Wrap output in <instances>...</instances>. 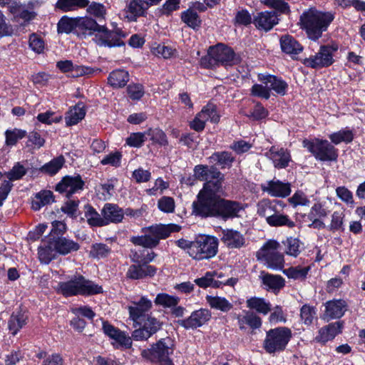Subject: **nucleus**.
Returning a JSON list of instances; mask_svg holds the SVG:
<instances>
[{
  "mask_svg": "<svg viewBox=\"0 0 365 365\" xmlns=\"http://www.w3.org/2000/svg\"><path fill=\"white\" fill-rule=\"evenodd\" d=\"M222 192H214L201 202H193V212L202 217H221L223 219L239 217L243 210L241 203L223 200Z\"/></svg>",
  "mask_w": 365,
  "mask_h": 365,
  "instance_id": "nucleus-1",
  "label": "nucleus"
},
{
  "mask_svg": "<svg viewBox=\"0 0 365 365\" xmlns=\"http://www.w3.org/2000/svg\"><path fill=\"white\" fill-rule=\"evenodd\" d=\"M77 31L81 32L83 36L94 35L95 42L101 46L115 47L124 45L122 39L125 37V34L110 31L90 17H77Z\"/></svg>",
  "mask_w": 365,
  "mask_h": 365,
  "instance_id": "nucleus-2",
  "label": "nucleus"
},
{
  "mask_svg": "<svg viewBox=\"0 0 365 365\" xmlns=\"http://www.w3.org/2000/svg\"><path fill=\"white\" fill-rule=\"evenodd\" d=\"M179 247L194 259L201 260L214 257L218 252V239L212 235H200L193 241L180 239L176 241Z\"/></svg>",
  "mask_w": 365,
  "mask_h": 365,
  "instance_id": "nucleus-3",
  "label": "nucleus"
},
{
  "mask_svg": "<svg viewBox=\"0 0 365 365\" xmlns=\"http://www.w3.org/2000/svg\"><path fill=\"white\" fill-rule=\"evenodd\" d=\"M334 19L331 12H324L315 8L304 11L300 16L302 27L308 37L314 41L319 39Z\"/></svg>",
  "mask_w": 365,
  "mask_h": 365,
  "instance_id": "nucleus-4",
  "label": "nucleus"
},
{
  "mask_svg": "<svg viewBox=\"0 0 365 365\" xmlns=\"http://www.w3.org/2000/svg\"><path fill=\"white\" fill-rule=\"evenodd\" d=\"M194 175L197 180L205 181L203 188L197 195L195 202H201L214 192H222L224 175L216 168L202 165H196Z\"/></svg>",
  "mask_w": 365,
  "mask_h": 365,
  "instance_id": "nucleus-5",
  "label": "nucleus"
},
{
  "mask_svg": "<svg viewBox=\"0 0 365 365\" xmlns=\"http://www.w3.org/2000/svg\"><path fill=\"white\" fill-rule=\"evenodd\" d=\"M180 228L176 224L152 225L143 228V235L133 237L130 241L135 245L151 249L155 247L160 240L168 237L172 232L180 231Z\"/></svg>",
  "mask_w": 365,
  "mask_h": 365,
  "instance_id": "nucleus-6",
  "label": "nucleus"
},
{
  "mask_svg": "<svg viewBox=\"0 0 365 365\" xmlns=\"http://www.w3.org/2000/svg\"><path fill=\"white\" fill-rule=\"evenodd\" d=\"M257 259L268 269L282 270L284 266L280 244L274 240H267L256 253Z\"/></svg>",
  "mask_w": 365,
  "mask_h": 365,
  "instance_id": "nucleus-7",
  "label": "nucleus"
},
{
  "mask_svg": "<svg viewBox=\"0 0 365 365\" xmlns=\"http://www.w3.org/2000/svg\"><path fill=\"white\" fill-rule=\"evenodd\" d=\"M58 292L66 297L78 294L89 295L102 292V287L82 276L58 284Z\"/></svg>",
  "mask_w": 365,
  "mask_h": 365,
  "instance_id": "nucleus-8",
  "label": "nucleus"
},
{
  "mask_svg": "<svg viewBox=\"0 0 365 365\" xmlns=\"http://www.w3.org/2000/svg\"><path fill=\"white\" fill-rule=\"evenodd\" d=\"M292 336V331L287 327L271 329L266 333L262 347L269 354L281 353L286 349Z\"/></svg>",
  "mask_w": 365,
  "mask_h": 365,
  "instance_id": "nucleus-9",
  "label": "nucleus"
},
{
  "mask_svg": "<svg viewBox=\"0 0 365 365\" xmlns=\"http://www.w3.org/2000/svg\"><path fill=\"white\" fill-rule=\"evenodd\" d=\"M174 343L170 337L160 339L150 349H143L142 356L151 362H159L160 365H173L170 355L173 353Z\"/></svg>",
  "mask_w": 365,
  "mask_h": 365,
  "instance_id": "nucleus-10",
  "label": "nucleus"
},
{
  "mask_svg": "<svg viewBox=\"0 0 365 365\" xmlns=\"http://www.w3.org/2000/svg\"><path fill=\"white\" fill-rule=\"evenodd\" d=\"M304 148H306L317 160L321 161H335L338 158V150L326 140L315 138L312 140H304Z\"/></svg>",
  "mask_w": 365,
  "mask_h": 365,
  "instance_id": "nucleus-11",
  "label": "nucleus"
},
{
  "mask_svg": "<svg viewBox=\"0 0 365 365\" xmlns=\"http://www.w3.org/2000/svg\"><path fill=\"white\" fill-rule=\"evenodd\" d=\"M220 115L215 105L208 103L205 106L194 119L190 121V126L197 132L202 131L205 123L210 121L212 123H217L220 121Z\"/></svg>",
  "mask_w": 365,
  "mask_h": 365,
  "instance_id": "nucleus-12",
  "label": "nucleus"
},
{
  "mask_svg": "<svg viewBox=\"0 0 365 365\" xmlns=\"http://www.w3.org/2000/svg\"><path fill=\"white\" fill-rule=\"evenodd\" d=\"M162 0H128L125 7V18L128 21H136L139 17L146 16L150 7Z\"/></svg>",
  "mask_w": 365,
  "mask_h": 365,
  "instance_id": "nucleus-13",
  "label": "nucleus"
},
{
  "mask_svg": "<svg viewBox=\"0 0 365 365\" xmlns=\"http://www.w3.org/2000/svg\"><path fill=\"white\" fill-rule=\"evenodd\" d=\"M337 48L334 46H322L315 55L306 58L304 64L313 68L328 67L334 63L333 53Z\"/></svg>",
  "mask_w": 365,
  "mask_h": 365,
  "instance_id": "nucleus-14",
  "label": "nucleus"
},
{
  "mask_svg": "<svg viewBox=\"0 0 365 365\" xmlns=\"http://www.w3.org/2000/svg\"><path fill=\"white\" fill-rule=\"evenodd\" d=\"M152 307V301L145 296L131 301L128 306L130 319L134 323L140 324L144 320L145 314L151 309Z\"/></svg>",
  "mask_w": 365,
  "mask_h": 365,
  "instance_id": "nucleus-15",
  "label": "nucleus"
},
{
  "mask_svg": "<svg viewBox=\"0 0 365 365\" xmlns=\"http://www.w3.org/2000/svg\"><path fill=\"white\" fill-rule=\"evenodd\" d=\"M210 54L216 59L217 66L220 65L232 66L238 63V58L233 50L222 43L210 46Z\"/></svg>",
  "mask_w": 365,
  "mask_h": 365,
  "instance_id": "nucleus-16",
  "label": "nucleus"
},
{
  "mask_svg": "<svg viewBox=\"0 0 365 365\" xmlns=\"http://www.w3.org/2000/svg\"><path fill=\"white\" fill-rule=\"evenodd\" d=\"M84 186L80 175L66 176L56 186V190L60 193H65L66 197H70L74 193L82 190Z\"/></svg>",
  "mask_w": 365,
  "mask_h": 365,
  "instance_id": "nucleus-17",
  "label": "nucleus"
},
{
  "mask_svg": "<svg viewBox=\"0 0 365 365\" xmlns=\"http://www.w3.org/2000/svg\"><path fill=\"white\" fill-rule=\"evenodd\" d=\"M265 156L272 160L274 168L277 169L287 168L291 161L289 152L287 149L277 146H272L265 153Z\"/></svg>",
  "mask_w": 365,
  "mask_h": 365,
  "instance_id": "nucleus-18",
  "label": "nucleus"
},
{
  "mask_svg": "<svg viewBox=\"0 0 365 365\" xmlns=\"http://www.w3.org/2000/svg\"><path fill=\"white\" fill-rule=\"evenodd\" d=\"M325 310L322 319L325 320L339 319L344 316L347 309V304L344 300L333 299L324 304Z\"/></svg>",
  "mask_w": 365,
  "mask_h": 365,
  "instance_id": "nucleus-19",
  "label": "nucleus"
},
{
  "mask_svg": "<svg viewBox=\"0 0 365 365\" xmlns=\"http://www.w3.org/2000/svg\"><path fill=\"white\" fill-rule=\"evenodd\" d=\"M211 317L210 312L207 309H200L193 312L186 319H183L180 324L185 329H195L202 326Z\"/></svg>",
  "mask_w": 365,
  "mask_h": 365,
  "instance_id": "nucleus-20",
  "label": "nucleus"
},
{
  "mask_svg": "<svg viewBox=\"0 0 365 365\" xmlns=\"http://www.w3.org/2000/svg\"><path fill=\"white\" fill-rule=\"evenodd\" d=\"M221 241L230 249H240L245 246L244 235L237 230L225 229L222 232Z\"/></svg>",
  "mask_w": 365,
  "mask_h": 365,
  "instance_id": "nucleus-21",
  "label": "nucleus"
},
{
  "mask_svg": "<svg viewBox=\"0 0 365 365\" xmlns=\"http://www.w3.org/2000/svg\"><path fill=\"white\" fill-rule=\"evenodd\" d=\"M157 272V268L147 263L134 264L129 267L126 276L131 279H141L152 277Z\"/></svg>",
  "mask_w": 365,
  "mask_h": 365,
  "instance_id": "nucleus-22",
  "label": "nucleus"
},
{
  "mask_svg": "<svg viewBox=\"0 0 365 365\" xmlns=\"http://www.w3.org/2000/svg\"><path fill=\"white\" fill-rule=\"evenodd\" d=\"M278 18L275 11H262L258 13L253 19L255 26L264 31H269L278 24Z\"/></svg>",
  "mask_w": 365,
  "mask_h": 365,
  "instance_id": "nucleus-23",
  "label": "nucleus"
},
{
  "mask_svg": "<svg viewBox=\"0 0 365 365\" xmlns=\"http://www.w3.org/2000/svg\"><path fill=\"white\" fill-rule=\"evenodd\" d=\"M262 189L273 197H285L291 192L290 185L279 180H270L262 185Z\"/></svg>",
  "mask_w": 365,
  "mask_h": 365,
  "instance_id": "nucleus-24",
  "label": "nucleus"
},
{
  "mask_svg": "<svg viewBox=\"0 0 365 365\" xmlns=\"http://www.w3.org/2000/svg\"><path fill=\"white\" fill-rule=\"evenodd\" d=\"M258 79L261 83L268 85L269 91L272 90L281 96L287 93L288 85L282 78L272 75L259 74Z\"/></svg>",
  "mask_w": 365,
  "mask_h": 365,
  "instance_id": "nucleus-25",
  "label": "nucleus"
},
{
  "mask_svg": "<svg viewBox=\"0 0 365 365\" xmlns=\"http://www.w3.org/2000/svg\"><path fill=\"white\" fill-rule=\"evenodd\" d=\"M342 327L343 324L341 322L331 323L319 330L318 335L315 337V341L325 343L331 340L341 331Z\"/></svg>",
  "mask_w": 365,
  "mask_h": 365,
  "instance_id": "nucleus-26",
  "label": "nucleus"
},
{
  "mask_svg": "<svg viewBox=\"0 0 365 365\" xmlns=\"http://www.w3.org/2000/svg\"><path fill=\"white\" fill-rule=\"evenodd\" d=\"M103 219L104 221V226L110 222L118 223L123 219V212L116 205L107 203L104 205L102 210Z\"/></svg>",
  "mask_w": 365,
  "mask_h": 365,
  "instance_id": "nucleus-27",
  "label": "nucleus"
},
{
  "mask_svg": "<svg viewBox=\"0 0 365 365\" xmlns=\"http://www.w3.org/2000/svg\"><path fill=\"white\" fill-rule=\"evenodd\" d=\"M259 278L267 289L272 290L275 293L278 292L285 284L284 279L280 275L261 272Z\"/></svg>",
  "mask_w": 365,
  "mask_h": 365,
  "instance_id": "nucleus-28",
  "label": "nucleus"
},
{
  "mask_svg": "<svg viewBox=\"0 0 365 365\" xmlns=\"http://www.w3.org/2000/svg\"><path fill=\"white\" fill-rule=\"evenodd\" d=\"M52 240L56 253L59 255H66L72 252L77 251L80 248L77 242L66 237H58Z\"/></svg>",
  "mask_w": 365,
  "mask_h": 365,
  "instance_id": "nucleus-29",
  "label": "nucleus"
},
{
  "mask_svg": "<svg viewBox=\"0 0 365 365\" xmlns=\"http://www.w3.org/2000/svg\"><path fill=\"white\" fill-rule=\"evenodd\" d=\"M280 46L282 50L292 56L299 54L303 50V47L292 36L285 35L280 38Z\"/></svg>",
  "mask_w": 365,
  "mask_h": 365,
  "instance_id": "nucleus-30",
  "label": "nucleus"
},
{
  "mask_svg": "<svg viewBox=\"0 0 365 365\" xmlns=\"http://www.w3.org/2000/svg\"><path fill=\"white\" fill-rule=\"evenodd\" d=\"M129 81V73L123 69L112 71L108 78V84L114 88L124 87Z\"/></svg>",
  "mask_w": 365,
  "mask_h": 365,
  "instance_id": "nucleus-31",
  "label": "nucleus"
},
{
  "mask_svg": "<svg viewBox=\"0 0 365 365\" xmlns=\"http://www.w3.org/2000/svg\"><path fill=\"white\" fill-rule=\"evenodd\" d=\"M88 3L89 0H58L56 8L63 12H70L86 8Z\"/></svg>",
  "mask_w": 365,
  "mask_h": 365,
  "instance_id": "nucleus-32",
  "label": "nucleus"
},
{
  "mask_svg": "<svg viewBox=\"0 0 365 365\" xmlns=\"http://www.w3.org/2000/svg\"><path fill=\"white\" fill-rule=\"evenodd\" d=\"M38 258L39 260L44 264H48L56 255V248L53 245V240L43 242L38 247Z\"/></svg>",
  "mask_w": 365,
  "mask_h": 365,
  "instance_id": "nucleus-33",
  "label": "nucleus"
},
{
  "mask_svg": "<svg viewBox=\"0 0 365 365\" xmlns=\"http://www.w3.org/2000/svg\"><path fill=\"white\" fill-rule=\"evenodd\" d=\"M205 299L209 306L214 309L227 312L232 308V303L225 297L207 295Z\"/></svg>",
  "mask_w": 365,
  "mask_h": 365,
  "instance_id": "nucleus-34",
  "label": "nucleus"
},
{
  "mask_svg": "<svg viewBox=\"0 0 365 365\" xmlns=\"http://www.w3.org/2000/svg\"><path fill=\"white\" fill-rule=\"evenodd\" d=\"M86 115V110L83 104L78 103L71 108L66 115V125L71 126L77 124Z\"/></svg>",
  "mask_w": 365,
  "mask_h": 365,
  "instance_id": "nucleus-35",
  "label": "nucleus"
},
{
  "mask_svg": "<svg viewBox=\"0 0 365 365\" xmlns=\"http://www.w3.org/2000/svg\"><path fill=\"white\" fill-rule=\"evenodd\" d=\"M246 303L248 308L264 315H267L272 310L270 303L263 298L252 297Z\"/></svg>",
  "mask_w": 365,
  "mask_h": 365,
  "instance_id": "nucleus-36",
  "label": "nucleus"
},
{
  "mask_svg": "<svg viewBox=\"0 0 365 365\" xmlns=\"http://www.w3.org/2000/svg\"><path fill=\"white\" fill-rule=\"evenodd\" d=\"M238 323L240 329H244L245 325L252 329H258L262 325V320L256 314L247 311L238 317Z\"/></svg>",
  "mask_w": 365,
  "mask_h": 365,
  "instance_id": "nucleus-37",
  "label": "nucleus"
},
{
  "mask_svg": "<svg viewBox=\"0 0 365 365\" xmlns=\"http://www.w3.org/2000/svg\"><path fill=\"white\" fill-rule=\"evenodd\" d=\"M27 318L26 313L21 311L12 314L9 321V329L13 335H16L26 324Z\"/></svg>",
  "mask_w": 365,
  "mask_h": 365,
  "instance_id": "nucleus-38",
  "label": "nucleus"
},
{
  "mask_svg": "<svg viewBox=\"0 0 365 365\" xmlns=\"http://www.w3.org/2000/svg\"><path fill=\"white\" fill-rule=\"evenodd\" d=\"M267 223L271 227L286 226L292 228L295 226L294 222L288 215L281 213L277 210L274 212V215L267 220Z\"/></svg>",
  "mask_w": 365,
  "mask_h": 365,
  "instance_id": "nucleus-39",
  "label": "nucleus"
},
{
  "mask_svg": "<svg viewBox=\"0 0 365 365\" xmlns=\"http://www.w3.org/2000/svg\"><path fill=\"white\" fill-rule=\"evenodd\" d=\"M53 202V193L50 190H43L35 195L31 203L34 210H39L42 207Z\"/></svg>",
  "mask_w": 365,
  "mask_h": 365,
  "instance_id": "nucleus-40",
  "label": "nucleus"
},
{
  "mask_svg": "<svg viewBox=\"0 0 365 365\" xmlns=\"http://www.w3.org/2000/svg\"><path fill=\"white\" fill-rule=\"evenodd\" d=\"M257 214L264 217L266 222L274 215V212L277 210L276 202H271L268 200H263L258 202L257 204Z\"/></svg>",
  "mask_w": 365,
  "mask_h": 365,
  "instance_id": "nucleus-41",
  "label": "nucleus"
},
{
  "mask_svg": "<svg viewBox=\"0 0 365 365\" xmlns=\"http://www.w3.org/2000/svg\"><path fill=\"white\" fill-rule=\"evenodd\" d=\"M212 162L217 163L221 168L231 167L235 158L229 152H216L210 156Z\"/></svg>",
  "mask_w": 365,
  "mask_h": 365,
  "instance_id": "nucleus-42",
  "label": "nucleus"
},
{
  "mask_svg": "<svg viewBox=\"0 0 365 365\" xmlns=\"http://www.w3.org/2000/svg\"><path fill=\"white\" fill-rule=\"evenodd\" d=\"M84 216L87 222L91 226L102 227L104 226L105 220L90 205L84 206Z\"/></svg>",
  "mask_w": 365,
  "mask_h": 365,
  "instance_id": "nucleus-43",
  "label": "nucleus"
},
{
  "mask_svg": "<svg viewBox=\"0 0 365 365\" xmlns=\"http://www.w3.org/2000/svg\"><path fill=\"white\" fill-rule=\"evenodd\" d=\"M329 138L335 145L341 143H349L354 139V133L351 130L346 128L330 134Z\"/></svg>",
  "mask_w": 365,
  "mask_h": 365,
  "instance_id": "nucleus-44",
  "label": "nucleus"
},
{
  "mask_svg": "<svg viewBox=\"0 0 365 365\" xmlns=\"http://www.w3.org/2000/svg\"><path fill=\"white\" fill-rule=\"evenodd\" d=\"M180 302V298L176 296L169 295L166 293L158 294L155 299V303L157 305L162 306L165 308H170L177 306Z\"/></svg>",
  "mask_w": 365,
  "mask_h": 365,
  "instance_id": "nucleus-45",
  "label": "nucleus"
},
{
  "mask_svg": "<svg viewBox=\"0 0 365 365\" xmlns=\"http://www.w3.org/2000/svg\"><path fill=\"white\" fill-rule=\"evenodd\" d=\"M26 135V132L21 129L14 128L6 130L5 131V144L6 146L12 147L15 145L19 140L24 138Z\"/></svg>",
  "mask_w": 365,
  "mask_h": 365,
  "instance_id": "nucleus-46",
  "label": "nucleus"
},
{
  "mask_svg": "<svg viewBox=\"0 0 365 365\" xmlns=\"http://www.w3.org/2000/svg\"><path fill=\"white\" fill-rule=\"evenodd\" d=\"M181 19L189 27L197 29L200 26L201 20L197 11L193 9H187L182 12Z\"/></svg>",
  "mask_w": 365,
  "mask_h": 365,
  "instance_id": "nucleus-47",
  "label": "nucleus"
},
{
  "mask_svg": "<svg viewBox=\"0 0 365 365\" xmlns=\"http://www.w3.org/2000/svg\"><path fill=\"white\" fill-rule=\"evenodd\" d=\"M74 29L77 31V18L63 16L58 23V32L70 34Z\"/></svg>",
  "mask_w": 365,
  "mask_h": 365,
  "instance_id": "nucleus-48",
  "label": "nucleus"
},
{
  "mask_svg": "<svg viewBox=\"0 0 365 365\" xmlns=\"http://www.w3.org/2000/svg\"><path fill=\"white\" fill-rule=\"evenodd\" d=\"M87 13L94 16L95 18L101 20L104 19L107 13L106 6L101 3L93 1L86 6Z\"/></svg>",
  "mask_w": 365,
  "mask_h": 365,
  "instance_id": "nucleus-49",
  "label": "nucleus"
},
{
  "mask_svg": "<svg viewBox=\"0 0 365 365\" xmlns=\"http://www.w3.org/2000/svg\"><path fill=\"white\" fill-rule=\"evenodd\" d=\"M217 275L215 272H207L203 277L195 279V283L202 288L208 287H217L219 286L217 281L214 279Z\"/></svg>",
  "mask_w": 365,
  "mask_h": 365,
  "instance_id": "nucleus-50",
  "label": "nucleus"
},
{
  "mask_svg": "<svg viewBox=\"0 0 365 365\" xmlns=\"http://www.w3.org/2000/svg\"><path fill=\"white\" fill-rule=\"evenodd\" d=\"M317 309L314 307L304 304L300 309L301 319L304 324L310 325L317 317Z\"/></svg>",
  "mask_w": 365,
  "mask_h": 365,
  "instance_id": "nucleus-51",
  "label": "nucleus"
},
{
  "mask_svg": "<svg viewBox=\"0 0 365 365\" xmlns=\"http://www.w3.org/2000/svg\"><path fill=\"white\" fill-rule=\"evenodd\" d=\"M112 344L116 348L128 349L132 346L131 338L124 331H118V333L113 337Z\"/></svg>",
  "mask_w": 365,
  "mask_h": 365,
  "instance_id": "nucleus-52",
  "label": "nucleus"
},
{
  "mask_svg": "<svg viewBox=\"0 0 365 365\" xmlns=\"http://www.w3.org/2000/svg\"><path fill=\"white\" fill-rule=\"evenodd\" d=\"M152 52L158 56H161L164 58H169L175 56L177 53L176 49L171 46L163 44H158L152 47Z\"/></svg>",
  "mask_w": 365,
  "mask_h": 365,
  "instance_id": "nucleus-53",
  "label": "nucleus"
},
{
  "mask_svg": "<svg viewBox=\"0 0 365 365\" xmlns=\"http://www.w3.org/2000/svg\"><path fill=\"white\" fill-rule=\"evenodd\" d=\"M309 270V267H295L283 270V273L289 278L294 279H304Z\"/></svg>",
  "mask_w": 365,
  "mask_h": 365,
  "instance_id": "nucleus-54",
  "label": "nucleus"
},
{
  "mask_svg": "<svg viewBox=\"0 0 365 365\" xmlns=\"http://www.w3.org/2000/svg\"><path fill=\"white\" fill-rule=\"evenodd\" d=\"M285 252L287 255L297 257L301 252V243L297 238L289 237L284 242Z\"/></svg>",
  "mask_w": 365,
  "mask_h": 365,
  "instance_id": "nucleus-55",
  "label": "nucleus"
},
{
  "mask_svg": "<svg viewBox=\"0 0 365 365\" xmlns=\"http://www.w3.org/2000/svg\"><path fill=\"white\" fill-rule=\"evenodd\" d=\"M344 214L342 212L336 211L331 215V222L327 227L331 232H336L344 230Z\"/></svg>",
  "mask_w": 365,
  "mask_h": 365,
  "instance_id": "nucleus-56",
  "label": "nucleus"
},
{
  "mask_svg": "<svg viewBox=\"0 0 365 365\" xmlns=\"http://www.w3.org/2000/svg\"><path fill=\"white\" fill-rule=\"evenodd\" d=\"M65 160L62 156L56 158L42 167V170L50 175H55L62 168Z\"/></svg>",
  "mask_w": 365,
  "mask_h": 365,
  "instance_id": "nucleus-57",
  "label": "nucleus"
},
{
  "mask_svg": "<svg viewBox=\"0 0 365 365\" xmlns=\"http://www.w3.org/2000/svg\"><path fill=\"white\" fill-rule=\"evenodd\" d=\"M251 94L253 96H257L264 99H269L270 97V91L268 85L263 83L259 84L255 83L251 88Z\"/></svg>",
  "mask_w": 365,
  "mask_h": 365,
  "instance_id": "nucleus-58",
  "label": "nucleus"
},
{
  "mask_svg": "<svg viewBox=\"0 0 365 365\" xmlns=\"http://www.w3.org/2000/svg\"><path fill=\"white\" fill-rule=\"evenodd\" d=\"M158 207L163 212L172 213L175 207L174 199L168 196L162 197L158 202Z\"/></svg>",
  "mask_w": 365,
  "mask_h": 365,
  "instance_id": "nucleus-59",
  "label": "nucleus"
},
{
  "mask_svg": "<svg viewBox=\"0 0 365 365\" xmlns=\"http://www.w3.org/2000/svg\"><path fill=\"white\" fill-rule=\"evenodd\" d=\"M29 47L36 53H41L45 48L43 40L37 34H32L29 37Z\"/></svg>",
  "mask_w": 365,
  "mask_h": 365,
  "instance_id": "nucleus-60",
  "label": "nucleus"
},
{
  "mask_svg": "<svg viewBox=\"0 0 365 365\" xmlns=\"http://www.w3.org/2000/svg\"><path fill=\"white\" fill-rule=\"evenodd\" d=\"M146 133H133L127 138L126 143L130 147L138 148L146 140Z\"/></svg>",
  "mask_w": 365,
  "mask_h": 365,
  "instance_id": "nucleus-61",
  "label": "nucleus"
},
{
  "mask_svg": "<svg viewBox=\"0 0 365 365\" xmlns=\"http://www.w3.org/2000/svg\"><path fill=\"white\" fill-rule=\"evenodd\" d=\"M110 252V249L105 244H94L91 250V255L95 258L106 257Z\"/></svg>",
  "mask_w": 365,
  "mask_h": 365,
  "instance_id": "nucleus-62",
  "label": "nucleus"
},
{
  "mask_svg": "<svg viewBox=\"0 0 365 365\" xmlns=\"http://www.w3.org/2000/svg\"><path fill=\"white\" fill-rule=\"evenodd\" d=\"M128 96L133 100H140L144 95V88L141 84H130L127 88Z\"/></svg>",
  "mask_w": 365,
  "mask_h": 365,
  "instance_id": "nucleus-63",
  "label": "nucleus"
},
{
  "mask_svg": "<svg viewBox=\"0 0 365 365\" xmlns=\"http://www.w3.org/2000/svg\"><path fill=\"white\" fill-rule=\"evenodd\" d=\"M26 170L25 168L19 163H17L6 175L10 180L14 181L21 179L26 174Z\"/></svg>",
  "mask_w": 365,
  "mask_h": 365,
  "instance_id": "nucleus-64",
  "label": "nucleus"
}]
</instances>
